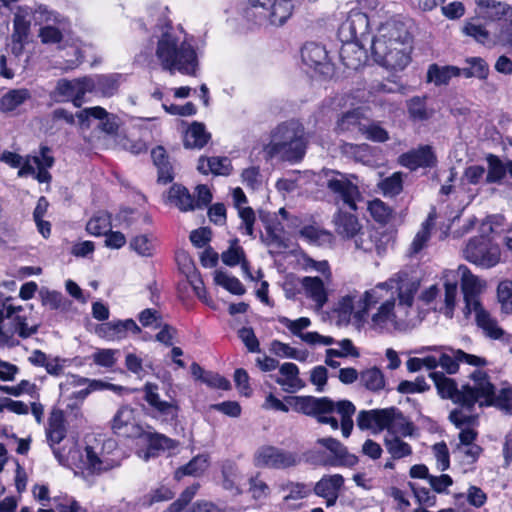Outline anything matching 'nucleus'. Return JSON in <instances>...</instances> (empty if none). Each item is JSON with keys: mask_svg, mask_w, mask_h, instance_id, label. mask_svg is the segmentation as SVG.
<instances>
[{"mask_svg": "<svg viewBox=\"0 0 512 512\" xmlns=\"http://www.w3.org/2000/svg\"><path fill=\"white\" fill-rule=\"evenodd\" d=\"M420 284L419 277L406 271H400L385 282L378 283L359 298V308L354 313L355 323L364 324L369 309L384 299L382 292L391 291L389 298L384 300L371 316V327L384 329L392 325L395 329H405L412 323L411 309Z\"/></svg>", "mask_w": 512, "mask_h": 512, "instance_id": "nucleus-1", "label": "nucleus"}, {"mask_svg": "<svg viewBox=\"0 0 512 512\" xmlns=\"http://www.w3.org/2000/svg\"><path fill=\"white\" fill-rule=\"evenodd\" d=\"M374 60L391 70H403L410 62L412 44L404 24L389 20L378 30L371 45Z\"/></svg>", "mask_w": 512, "mask_h": 512, "instance_id": "nucleus-2", "label": "nucleus"}, {"mask_svg": "<svg viewBox=\"0 0 512 512\" xmlns=\"http://www.w3.org/2000/svg\"><path fill=\"white\" fill-rule=\"evenodd\" d=\"M308 143L303 124L291 119L271 131L270 142L264 146L263 152L267 159L298 163L304 158Z\"/></svg>", "mask_w": 512, "mask_h": 512, "instance_id": "nucleus-3", "label": "nucleus"}, {"mask_svg": "<svg viewBox=\"0 0 512 512\" xmlns=\"http://www.w3.org/2000/svg\"><path fill=\"white\" fill-rule=\"evenodd\" d=\"M156 57L163 70L174 74L178 71L185 75H195L198 60L192 45L181 41L174 33L164 32L158 40Z\"/></svg>", "mask_w": 512, "mask_h": 512, "instance_id": "nucleus-4", "label": "nucleus"}, {"mask_svg": "<svg viewBox=\"0 0 512 512\" xmlns=\"http://www.w3.org/2000/svg\"><path fill=\"white\" fill-rule=\"evenodd\" d=\"M315 445L321 446L326 451L313 447L303 456L305 461L311 465L324 467H353L358 463V457L351 454L347 447L333 437L318 438Z\"/></svg>", "mask_w": 512, "mask_h": 512, "instance_id": "nucleus-5", "label": "nucleus"}, {"mask_svg": "<svg viewBox=\"0 0 512 512\" xmlns=\"http://www.w3.org/2000/svg\"><path fill=\"white\" fill-rule=\"evenodd\" d=\"M323 175L324 186L335 200L342 201L351 210H357V202L362 199L358 176L333 169L323 170Z\"/></svg>", "mask_w": 512, "mask_h": 512, "instance_id": "nucleus-6", "label": "nucleus"}, {"mask_svg": "<svg viewBox=\"0 0 512 512\" xmlns=\"http://www.w3.org/2000/svg\"><path fill=\"white\" fill-rule=\"evenodd\" d=\"M472 383L462 386V407L471 412L478 403L479 407L494 405L495 386L490 381L488 374L481 370H475L470 374Z\"/></svg>", "mask_w": 512, "mask_h": 512, "instance_id": "nucleus-7", "label": "nucleus"}, {"mask_svg": "<svg viewBox=\"0 0 512 512\" xmlns=\"http://www.w3.org/2000/svg\"><path fill=\"white\" fill-rule=\"evenodd\" d=\"M464 258L477 266L491 268L500 261L501 251L498 244L488 236L480 235L471 238L463 250Z\"/></svg>", "mask_w": 512, "mask_h": 512, "instance_id": "nucleus-8", "label": "nucleus"}, {"mask_svg": "<svg viewBox=\"0 0 512 512\" xmlns=\"http://www.w3.org/2000/svg\"><path fill=\"white\" fill-rule=\"evenodd\" d=\"M253 462L259 468L285 470L298 466L301 456L273 445H263L255 452Z\"/></svg>", "mask_w": 512, "mask_h": 512, "instance_id": "nucleus-9", "label": "nucleus"}, {"mask_svg": "<svg viewBox=\"0 0 512 512\" xmlns=\"http://www.w3.org/2000/svg\"><path fill=\"white\" fill-rule=\"evenodd\" d=\"M250 7L273 26L283 25L292 15V0H248Z\"/></svg>", "mask_w": 512, "mask_h": 512, "instance_id": "nucleus-10", "label": "nucleus"}, {"mask_svg": "<svg viewBox=\"0 0 512 512\" xmlns=\"http://www.w3.org/2000/svg\"><path fill=\"white\" fill-rule=\"evenodd\" d=\"M93 91L91 77L74 80L60 79L55 87L54 94L61 97L59 101L71 100L75 107H81L84 95Z\"/></svg>", "mask_w": 512, "mask_h": 512, "instance_id": "nucleus-11", "label": "nucleus"}, {"mask_svg": "<svg viewBox=\"0 0 512 512\" xmlns=\"http://www.w3.org/2000/svg\"><path fill=\"white\" fill-rule=\"evenodd\" d=\"M353 241L356 249L364 252L375 251L378 255H381L387 249L389 237L374 227H361Z\"/></svg>", "mask_w": 512, "mask_h": 512, "instance_id": "nucleus-12", "label": "nucleus"}, {"mask_svg": "<svg viewBox=\"0 0 512 512\" xmlns=\"http://www.w3.org/2000/svg\"><path fill=\"white\" fill-rule=\"evenodd\" d=\"M112 429L118 436L126 438H139L143 435V428L137 423L134 410L129 406H123L117 411L112 420Z\"/></svg>", "mask_w": 512, "mask_h": 512, "instance_id": "nucleus-13", "label": "nucleus"}, {"mask_svg": "<svg viewBox=\"0 0 512 512\" xmlns=\"http://www.w3.org/2000/svg\"><path fill=\"white\" fill-rule=\"evenodd\" d=\"M279 322L283 324L289 331L300 337L302 341L306 342L309 345H332L335 343L333 337L320 335L318 332H306L302 333L303 329H306L310 326L311 321L307 317H301L296 320H290L287 317H280Z\"/></svg>", "mask_w": 512, "mask_h": 512, "instance_id": "nucleus-14", "label": "nucleus"}, {"mask_svg": "<svg viewBox=\"0 0 512 512\" xmlns=\"http://www.w3.org/2000/svg\"><path fill=\"white\" fill-rule=\"evenodd\" d=\"M457 273L461 277L466 313H471L473 309L482 306L478 298L482 285L479 279L464 265L458 267Z\"/></svg>", "mask_w": 512, "mask_h": 512, "instance_id": "nucleus-15", "label": "nucleus"}, {"mask_svg": "<svg viewBox=\"0 0 512 512\" xmlns=\"http://www.w3.org/2000/svg\"><path fill=\"white\" fill-rule=\"evenodd\" d=\"M368 26L369 20L366 14L359 11H352L339 27L338 35L342 42H358L359 39L366 34Z\"/></svg>", "mask_w": 512, "mask_h": 512, "instance_id": "nucleus-16", "label": "nucleus"}, {"mask_svg": "<svg viewBox=\"0 0 512 512\" xmlns=\"http://www.w3.org/2000/svg\"><path fill=\"white\" fill-rule=\"evenodd\" d=\"M436 161V155L429 145L419 146L399 156V164L412 171L419 167H433Z\"/></svg>", "mask_w": 512, "mask_h": 512, "instance_id": "nucleus-17", "label": "nucleus"}, {"mask_svg": "<svg viewBox=\"0 0 512 512\" xmlns=\"http://www.w3.org/2000/svg\"><path fill=\"white\" fill-rule=\"evenodd\" d=\"M302 61L305 65L324 74L330 69L328 53L324 46L308 42L301 49Z\"/></svg>", "mask_w": 512, "mask_h": 512, "instance_id": "nucleus-18", "label": "nucleus"}, {"mask_svg": "<svg viewBox=\"0 0 512 512\" xmlns=\"http://www.w3.org/2000/svg\"><path fill=\"white\" fill-rule=\"evenodd\" d=\"M387 418H385L382 428L388 431L389 437L392 436H413L415 426L408 421L404 415L395 407L385 408Z\"/></svg>", "mask_w": 512, "mask_h": 512, "instance_id": "nucleus-19", "label": "nucleus"}, {"mask_svg": "<svg viewBox=\"0 0 512 512\" xmlns=\"http://www.w3.org/2000/svg\"><path fill=\"white\" fill-rule=\"evenodd\" d=\"M134 334L141 332L140 327L133 319L117 320L103 323L96 329L97 334L107 340H121L124 339L128 332Z\"/></svg>", "mask_w": 512, "mask_h": 512, "instance_id": "nucleus-20", "label": "nucleus"}, {"mask_svg": "<svg viewBox=\"0 0 512 512\" xmlns=\"http://www.w3.org/2000/svg\"><path fill=\"white\" fill-rule=\"evenodd\" d=\"M6 317L12 319V332L26 339L37 333L40 324L18 313L23 310L21 306L5 305Z\"/></svg>", "mask_w": 512, "mask_h": 512, "instance_id": "nucleus-21", "label": "nucleus"}, {"mask_svg": "<svg viewBox=\"0 0 512 512\" xmlns=\"http://www.w3.org/2000/svg\"><path fill=\"white\" fill-rule=\"evenodd\" d=\"M295 409L306 415L318 418L320 414H329L334 411V402L328 397L315 398L312 396L294 397Z\"/></svg>", "mask_w": 512, "mask_h": 512, "instance_id": "nucleus-22", "label": "nucleus"}, {"mask_svg": "<svg viewBox=\"0 0 512 512\" xmlns=\"http://www.w3.org/2000/svg\"><path fill=\"white\" fill-rule=\"evenodd\" d=\"M143 391L146 402L160 414L171 419L177 417L178 406L174 401H163L160 399L157 384L147 382L143 387Z\"/></svg>", "mask_w": 512, "mask_h": 512, "instance_id": "nucleus-23", "label": "nucleus"}, {"mask_svg": "<svg viewBox=\"0 0 512 512\" xmlns=\"http://www.w3.org/2000/svg\"><path fill=\"white\" fill-rule=\"evenodd\" d=\"M301 286L307 298L311 299L316 308H323L328 300V294L323 280L319 277L305 276L301 279Z\"/></svg>", "mask_w": 512, "mask_h": 512, "instance_id": "nucleus-24", "label": "nucleus"}, {"mask_svg": "<svg viewBox=\"0 0 512 512\" xmlns=\"http://www.w3.org/2000/svg\"><path fill=\"white\" fill-rule=\"evenodd\" d=\"M333 223L339 236L352 240L362 227L356 215L342 210L334 215Z\"/></svg>", "mask_w": 512, "mask_h": 512, "instance_id": "nucleus-25", "label": "nucleus"}, {"mask_svg": "<svg viewBox=\"0 0 512 512\" xmlns=\"http://www.w3.org/2000/svg\"><path fill=\"white\" fill-rule=\"evenodd\" d=\"M430 378L434 381L439 395L442 398L451 399L455 404L462 407V388L458 389L456 382L446 377L441 372H431Z\"/></svg>", "mask_w": 512, "mask_h": 512, "instance_id": "nucleus-26", "label": "nucleus"}, {"mask_svg": "<svg viewBox=\"0 0 512 512\" xmlns=\"http://www.w3.org/2000/svg\"><path fill=\"white\" fill-rule=\"evenodd\" d=\"M279 372L281 377H276L275 382L282 386L287 393H294L304 387V382L299 378V369L294 363H284Z\"/></svg>", "mask_w": 512, "mask_h": 512, "instance_id": "nucleus-27", "label": "nucleus"}, {"mask_svg": "<svg viewBox=\"0 0 512 512\" xmlns=\"http://www.w3.org/2000/svg\"><path fill=\"white\" fill-rule=\"evenodd\" d=\"M342 63L349 69H358L366 58V51L355 41L343 42L340 52Z\"/></svg>", "mask_w": 512, "mask_h": 512, "instance_id": "nucleus-28", "label": "nucleus"}, {"mask_svg": "<svg viewBox=\"0 0 512 512\" xmlns=\"http://www.w3.org/2000/svg\"><path fill=\"white\" fill-rule=\"evenodd\" d=\"M365 121L366 118L359 109L348 111L337 120L336 131L338 133L361 134L363 128H365Z\"/></svg>", "mask_w": 512, "mask_h": 512, "instance_id": "nucleus-29", "label": "nucleus"}, {"mask_svg": "<svg viewBox=\"0 0 512 512\" xmlns=\"http://www.w3.org/2000/svg\"><path fill=\"white\" fill-rule=\"evenodd\" d=\"M234 206L238 210V215L242 220V224L245 228L246 234L253 237L254 230L253 226L255 223V213L251 207H242V204L247 202L246 195L241 188H235L232 193Z\"/></svg>", "mask_w": 512, "mask_h": 512, "instance_id": "nucleus-30", "label": "nucleus"}, {"mask_svg": "<svg viewBox=\"0 0 512 512\" xmlns=\"http://www.w3.org/2000/svg\"><path fill=\"white\" fill-rule=\"evenodd\" d=\"M488 171L486 182L489 184L500 183L508 173L512 178V160L503 162L498 156L489 154L486 158Z\"/></svg>", "mask_w": 512, "mask_h": 512, "instance_id": "nucleus-31", "label": "nucleus"}, {"mask_svg": "<svg viewBox=\"0 0 512 512\" xmlns=\"http://www.w3.org/2000/svg\"><path fill=\"white\" fill-rule=\"evenodd\" d=\"M141 437L145 439L148 445L145 459L156 456L160 451L173 449L177 445L176 441L156 432H145L143 430Z\"/></svg>", "mask_w": 512, "mask_h": 512, "instance_id": "nucleus-32", "label": "nucleus"}, {"mask_svg": "<svg viewBox=\"0 0 512 512\" xmlns=\"http://www.w3.org/2000/svg\"><path fill=\"white\" fill-rule=\"evenodd\" d=\"M197 169L200 173L207 175H229L231 172V162L228 158L223 157H201L198 161Z\"/></svg>", "mask_w": 512, "mask_h": 512, "instance_id": "nucleus-33", "label": "nucleus"}, {"mask_svg": "<svg viewBox=\"0 0 512 512\" xmlns=\"http://www.w3.org/2000/svg\"><path fill=\"white\" fill-rule=\"evenodd\" d=\"M210 139V134L206 132L205 126L199 122H193L184 136V146L188 149H201Z\"/></svg>", "mask_w": 512, "mask_h": 512, "instance_id": "nucleus-34", "label": "nucleus"}, {"mask_svg": "<svg viewBox=\"0 0 512 512\" xmlns=\"http://www.w3.org/2000/svg\"><path fill=\"white\" fill-rule=\"evenodd\" d=\"M472 311L475 312L477 325L484 331L486 336L492 339H500L503 336V329L498 326L497 321L482 306Z\"/></svg>", "mask_w": 512, "mask_h": 512, "instance_id": "nucleus-35", "label": "nucleus"}, {"mask_svg": "<svg viewBox=\"0 0 512 512\" xmlns=\"http://www.w3.org/2000/svg\"><path fill=\"white\" fill-rule=\"evenodd\" d=\"M385 409L362 410L357 416V426L360 430L377 428L383 430L382 425L387 418Z\"/></svg>", "mask_w": 512, "mask_h": 512, "instance_id": "nucleus-36", "label": "nucleus"}, {"mask_svg": "<svg viewBox=\"0 0 512 512\" xmlns=\"http://www.w3.org/2000/svg\"><path fill=\"white\" fill-rule=\"evenodd\" d=\"M168 199L181 211H191L196 209L195 199L184 186L178 184L171 186Z\"/></svg>", "mask_w": 512, "mask_h": 512, "instance_id": "nucleus-37", "label": "nucleus"}, {"mask_svg": "<svg viewBox=\"0 0 512 512\" xmlns=\"http://www.w3.org/2000/svg\"><path fill=\"white\" fill-rule=\"evenodd\" d=\"M30 98L31 93L26 88L9 90L0 99V110L12 112Z\"/></svg>", "mask_w": 512, "mask_h": 512, "instance_id": "nucleus-38", "label": "nucleus"}, {"mask_svg": "<svg viewBox=\"0 0 512 512\" xmlns=\"http://www.w3.org/2000/svg\"><path fill=\"white\" fill-rule=\"evenodd\" d=\"M461 75L460 68L456 66L439 67L436 64L430 65L427 72V80L433 82L435 85L448 84L451 78Z\"/></svg>", "mask_w": 512, "mask_h": 512, "instance_id": "nucleus-39", "label": "nucleus"}, {"mask_svg": "<svg viewBox=\"0 0 512 512\" xmlns=\"http://www.w3.org/2000/svg\"><path fill=\"white\" fill-rule=\"evenodd\" d=\"M334 405V411L341 416L342 435L347 438L350 436L354 426L352 416L355 413L356 408L349 400H341L336 403L334 402Z\"/></svg>", "mask_w": 512, "mask_h": 512, "instance_id": "nucleus-40", "label": "nucleus"}, {"mask_svg": "<svg viewBox=\"0 0 512 512\" xmlns=\"http://www.w3.org/2000/svg\"><path fill=\"white\" fill-rule=\"evenodd\" d=\"M343 484L342 475H325L315 484L314 492L317 496H329L338 493Z\"/></svg>", "mask_w": 512, "mask_h": 512, "instance_id": "nucleus-41", "label": "nucleus"}, {"mask_svg": "<svg viewBox=\"0 0 512 512\" xmlns=\"http://www.w3.org/2000/svg\"><path fill=\"white\" fill-rule=\"evenodd\" d=\"M338 344L340 347L344 348V351H338L337 349L333 348L326 350L325 364L331 368H338L340 366V362L334 360L335 357H359V352L350 339H343L338 342Z\"/></svg>", "mask_w": 512, "mask_h": 512, "instance_id": "nucleus-42", "label": "nucleus"}, {"mask_svg": "<svg viewBox=\"0 0 512 512\" xmlns=\"http://www.w3.org/2000/svg\"><path fill=\"white\" fill-rule=\"evenodd\" d=\"M119 77L117 75H99L91 78L93 83V91L100 93L104 97L113 96L119 87Z\"/></svg>", "mask_w": 512, "mask_h": 512, "instance_id": "nucleus-43", "label": "nucleus"}, {"mask_svg": "<svg viewBox=\"0 0 512 512\" xmlns=\"http://www.w3.org/2000/svg\"><path fill=\"white\" fill-rule=\"evenodd\" d=\"M208 467V457L206 455H197L186 465L179 467L175 471V479L180 480L183 476H199Z\"/></svg>", "mask_w": 512, "mask_h": 512, "instance_id": "nucleus-44", "label": "nucleus"}, {"mask_svg": "<svg viewBox=\"0 0 512 512\" xmlns=\"http://www.w3.org/2000/svg\"><path fill=\"white\" fill-rule=\"evenodd\" d=\"M360 382L368 390L377 392L385 387V377L383 372L377 368L372 367L360 373Z\"/></svg>", "mask_w": 512, "mask_h": 512, "instance_id": "nucleus-45", "label": "nucleus"}, {"mask_svg": "<svg viewBox=\"0 0 512 512\" xmlns=\"http://www.w3.org/2000/svg\"><path fill=\"white\" fill-rule=\"evenodd\" d=\"M111 229L110 215L106 212H99L94 215L87 223L86 230L88 233L100 236L105 235Z\"/></svg>", "mask_w": 512, "mask_h": 512, "instance_id": "nucleus-46", "label": "nucleus"}, {"mask_svg": "<svg viewBox=\"0 0 512 512\" xmlns=\"http://www.w3.org/2000/svg\"><path fill=\"white\" fill-rule=\"evenodd\" d=\"M384 444L393 459H401L411 455L412 453L411 446L402 441L399 436H386Z\"/></svg>", "mask_w": 512, "mask_h": 512, "instance_id": "nucleus-47", "label": "nucleus"}, {"mask_svg": "<svg viewBox=\"0 0 512 512\" xmlns=\"http://www.w3.org/2000/svg\"><path fill=\"white\" fill-rule=\"evenodd\" d=\"M368 211L371 217L380 224H387L393 216L392 208L380 199L370 201Z\"/></svg>", "mask_w": 512, "mask_h": 512, "instance_id": "nucleus-48", "label": "nucleus"}, {"mask_svg": "<svg viewBox=\"0 0 512 512\" xmlns=\"http://www.w3.org/2000/svg\"><path fill=\"white\" fill-rule=\"evenodd\" d=\"M445 297L444 305L439 307L438 311L444 314L447 318H452L456 305L457 296V282L454 280L450 282L448 279L444 283Z\"/></svg>", "mask_w": 512, "mask_h": 512, "instance_id": "nucleus-49", "label": "nucleus"}, {"mask_svg": "<svg viewBox=\"0 0 512 512\" xmlns=\"http://www.w3.org/2000/svg\"><path fill=\"white\" fill-rule=\"evenodd\" d=\"M214 281L217 285L222 286L232 294L242 295L245 293V288L239 279L225 272L215 271Z\"/></svg>", "mask_w": 512, "mask_h": 512, "instance_id": "nucleus-50", "label": "nucleus"}, {"mask_svg": "<svg viewBox=\"0 0 512 512\" xmlns=\"http://www.w3.org/2000/svg\"><path fill=\"white\" fill-rule=\"evenodd\" d=\"M357 292L354 291L340 298L337 305V312L344 320L354 318L355 311L359 308V299L356 301Z\"/></svg>", "mask_w": 512, "mask_h": 512, "instance_id": "nucleus-51", "label": "nucleus"}, {"mask_svg": "<svg viewBox=\"0 0 512 512\" xmlns=\"http://www.w3.org/2000/svg\"><path fill=\"white\" fill-rule=\"evenodd\" d=\"M408 113L413 121H425L431 118L433 112L426 108L425 99L413 97L408 102Z\"/></svg>", "mask_w": 512, "mask_h": 512, "instance_id": "nucleus-52", "label": "nucleus"}, {"mask_svg": "<svg viewBox=\"0 0 512 512\" xmlns=\"http://www.w3.org/2000/svg\"><path fill=\"white\" fill-rule=\"evenodd\" d=\"M222 476L223 481L222 485L226 490H236L240 493L239 488L237 487L236 480L239 477V470L235 462L227 460L222 465Z\"/></svg>", "mask_w": 512, "mask_h": 512, "instance_id": "nucleus-53", "label": "nucleus"}, {"mask_svg": "<svg viewBox=\"0 0 512 512\" xmlns=\"http://www.w3.org/2000/svg\"><path fill=\"white\" fill-rule=\"evenodd\" d=\"M13 26V41L21 44L28 37L30 31V20L26 14L21 13V9L14 16Z\"/></svg>", "mask_w": 512, "mask_h": 512, "instance_id": "nucleus-54", "label": "nucleus"}, {"mask_svg": "<svg viewBox=\"0 0 512 512\" xmlns=\"http://www.w3.org/2000/svg\"><path fill=\"white\" fill-rule=\"evenodd\" d=\"M379 189L385 196H396L403 189L402 174L395 172L378 183Z\"/></svg>", "mask_w": 512, "mask_h": 512, "instance_id": "nucleus-55", "label": "nucleus"}, {"mask_svg": "<svg viewBox=\"0 0 512 512\" xmlns=\"http://www.w3.org/2000/svg\"><path fill=\"white\" fill-rule=\"evenodd\" d=\"M364 125L365 128H363L361 134L364 135L366 139L378 143H383L389 140V133L380 126L379 123L366 119Z\"/></svg>", "mask_w": 512, "mask_h": 512, "instance_id": "nucleus-56", "label": "nucleus"}, {"mask_svg": "<svg viewBox=\"0 0 512 512\" xmlns=\"http://www.w3.org/2000/svg\"><path fill=\"white\" fill-rule=\"evenodd\" d=\"M341 150L344 154L352 157L357 162L365 163L370 156V146L368 144L344 143L341 146Z\"/></svg>", "mask_w": 512, "mask_h": 512, "instance_id": "nucleus-57", "label": "nucleus"}, {"mask_svg": "<svg viewBox=\"0 0 512 512\" xmlns=\"http://www.w3.org/2000/svg\"><path fill=\"white\" fill-rule=\"evenodd\" d=\"M497 297L504 313L512 312V281L504 280L497 287Z\"/></svg>", "mask_w": 512, "mask_h": 512, "instance_id": "nucleus-58", "label": "nucleus"}, {"mask_svg": "<svg viewBox=\"0 0 512 512\" xmlns=\"http://www.w3.org/2000/svg\"><path fill=\"white\" fill-rule=\"evenodd\" d=\"M48 440L52 444H59L66 436L64 420L61 416H54L49 421Z\"/></svg>", "mask_w": 512, "mask_h": 512, "instance_id": "nucleus-59", "label": "nucleus"}, {"mask_svg": "<svg viewBox=\"0 0 512 512\" xmlns=\"http://www.w3.org/2000/svg\"><path fill=\"white\" fill-rule=\"evenodd\" d=\"M300 235L307 239L311 243L322 244L326 241H329L331 238V234L324 230L319 229L318 227L309 225L305 226L300 230Z\"/></svg>", "mask_w": 512, "mask_h": 512, "instance_id": "nucleus-60", "label": "nucleus"}, {"mask_svg": "<svg viewBox=\"0 0 512 512\" xmlns=\"http://www.w3.org/2000/svg\"><path fill=\"white\" fill-rule=\"evenodd\" d=\"M430 239V224L428 222H425L421 229L417 232L415 235L410 248H409V255L413 256L417 253H419L426 245L428 240Z\"/></svg>", "mask_w": 512, "mask_h": 512, "instance_id": "nucleus-61", "label": "nucleus"}, {"mask_svg": "<svg viewBox=\"0 0 512 512\" xmlns=\"http://www.w3.org/2000/svg\"><path fill=\"white\" fill-rule=\"evenodd\" d=\"M283 489L288 491V494L283 499L284 502L304 499L310 494L309 487L300 482H289L283 487Z\"/></svg>", "mask_w": 512, "mask_h": 512, "instance_id": "nucleus-62", "label": "nucleus"}, {"mask_svg": "<svg viewBox=\"0 0 512 512\" xmlns=\"http://www.w3.org/2000/svg\"><path fill=\"white\" fill-rule=\"evenodd\" d=\"M249 492L251 493L252 498L255 500L265 498L269 495L270 488L267 485V483L260 478L259 473H257L255 476L250 477Z\"/></svg>", "mask_w": 512, "mask_h": 512, "instance_id": "nucleus-63", "label": "nucleus"}, {"mask_svg": "<svg viewBox=\"0 0 512 512\" xmlns=\"http://www.w3.org/2000/svg\"><path fill=\"white\" fill-rule=\"evenodd\" d=\"M429 389L423 377H417L415 381H401L397 387V391L402 394L422 393Z\"/></svg>", "mask_w": 512, "mask_h": 512, "instance_id": "nucleus-64", "label": "nucleus"}]
</instances>
